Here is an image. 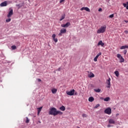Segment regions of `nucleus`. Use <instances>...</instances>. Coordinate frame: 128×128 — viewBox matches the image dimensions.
<instances>
[{
	"mask_svg": "<svg viewBox=\"0 0 128 128\" xmlns=\"http://www.w3.org/2000/svg\"><path fill=\"white\" fill-rule=\"evenodd\" d=\"M82 116H83V118H86V114H82Z\"/></svg>",
	"mask_w": 128,
	"mask_h": 128,
	"instance_id": "f704fd0d",
	"label": "nucleus"
},
{
	"mask_svg": "<svg viewBox=\"0 0 128 128\" xmlns=\"http://www.w3.org/2000/svg\"><path fill=\"white\" fill-rule=\"evenodd\" d=\"M12 50H16V46H11Z\"/></svg>",
	"mask_w": 128,
	"mask_h": 128,
	"instance_id": "393cba45",
	"label": "nucleus"
},
{
	"mask_svg": "<svg viewBox=\"0 0 128 128\" xmlns=\"http://www.w3.org/2000/svg\"><path fill=\"white\" fill-rule=\"evenodd\" d=\"M76 128H80V127H78V126H77V127H76Z\"/></svg>",
	"mask_w": 128,
	"mask_h": 128,
	"instance_id": "49530a36",
	"label": "nucleus"
},
{
	"mask_svg": "<svg viewBox=\"0 0 128 128\" xmlns=\"http://www.w3.org/2000/svg\"><path fill=\"white\" fill-rule=\"evenodd\" d=\"M98 46H104V43L102 41L100 40L98 42Z\"/></svg>",
	"mask_w": 128,
	"mask_h": 128,
	"instance_id": "dca6fc26",
	"label": "nucleus"
},
{
	"mask_svg": "<svg viewBox=\"0 0 128 128\" xmlns=\"http://www.w3.org/2000/svg\"><path fill=\"white\" fill-rule=\"evenodd\" d=\"M62 70V68H58V72H60V70Z\"/></svg>",
	"mask_w": 128,
	"mask_h": 128,
	"instance_id": "4c0bfd02",
	"label": "nucleus"
},
{
	"mask_svg": "<svg viewBox=\"0 0 128 128\" xmlns=\"http://www.w3.org/2000/svg\"><path fill=\"white\" fill-rule=\"evenodd\" d=\"M126 52H128V51L126 50H124V54H126Z\"/></svg>",
	"mask_w": 128,
	"mask_h": 128,
	"instance_id": "2f4dec72",
	"label": "nucleus"
},
{
	"mask_svg": "<svg viewBox=\"0 0 128 128\" xmlns=\"http://www.w3.org/2000/svg\"><path fill=\"white\" fill-rule=\"evenodd\" d=\"M94 100V98L92 96H90L88 98V102H92Z\"/></svg>",
	"mask_w": 128,
	"mask_h": 128,
	"instance_id": "2eb2a0df",
	"label": "nucleus"
},
{
	"mask_svg": "<svg viewBox=\"0 0 128 128\" xmlns=\"http://www.w3.org/2000/svg\"><path fill=\"white\" fill-rule=\"evenodd\" d=\"M106 84H108L106 86V88H110V78H108L106 80Z\"/></svg>",
	"mask_w": 128,
	"mask_h": 128,
	"instance_id": "39448f33",
	"label": "nucleus"
},
{
	"mask_svg": "<svg viewBox=\"0 0 128 128\" xmlns=\"http://www.w3.org/2000/svg\"><path fill=\"white\" fill-rule=\"evenodd\" d=\"M96 57L97 58H98V56H96Z\"/></svg>",
	"mask_w": 128,
	"mask_h": 128,
	"instance_id": "c03bdc74",
	"label": "nucleus"
},
{
	"mask_svg": "<svg viewBox=\"0 0 128 128\" xmlns=\"http://www.w3.org/2000/svg\"><path fill=\"white\" fill-rule=\"evenodd\" d=\"M56 34H53L52 36V38L54 42H58V38H56Z\"/></svg>",
	"mask_w": 128,
	"mask_h": 128,
	"instance_id": "f8f14e48",
	"label": "nucleus"
},
{
	"mask_svg": "<svg viewBox=\"0 0 128 128\" xmlns=\"http://www.w3.org/2000/svg\"><path fill=\"white\" fill-rule=\"evenodd\" d=\"M101 54H102V52H100L96 55V56L98 57V56H101Z\"/></svg>",
	"mask_w": 128,
	"mask_h": 128,
	"instance_id": "473e14b6",
	"label": "nucleus"
},
{
	"mask_svg": "<svg viewBox=\"0 0 128 128\" xmlns=\"http://www.w3.org/2000/svg\"><path fill=\"white\" fill-rule=\"evenodd\" d=\"M26 124H28L30 122V119H28V118L26 117Z\"/></svg>",
	"mask_w": 128,
	"mask_h": 128,
	"instance_id": "bb28decb",
	"label": "nucleus"
},
{
	"mask_svg": "<svg viewBox=\"0 0 128 128\" xmlns=\"http://www.w3.org/2000/svg\"><path fill=\"white\" fill-rule=\"evenodd\" d=\"M125 48H128V46H122L120 48V50H125Z\"/></svg>",
	"mask_w": 128,
	"mask_h": 128,
	"instance_id": "a211bd4d",
	"label": "nucleus"
},
{
	"mask_svg": "<svg viewBox=\"0 0 128 128\" xmlns=\"http://www.w3.org/2000/svg\"><path fill=\"white\" fill-rule=\"evenodd\" d=\"M12 14H14V12H13V11H12V10H11L9 12L8 14L7 15V16H8V18H10V17H12Z\"/></svg>",
	"mask_w": 128,
	"mask_h": 128,
	"instance_id": "1a4fd4ad",
	"label": "nucleus"
},
{
	"mask_svg": "<svg viewBox=\"0 0 128 128\" xmlns=\"http://www.w3.org/2000/svg\"><path fill=\"white\" fill-rule=\"evenodd\" d=\"M114 74H116V76L118 77L120 76V72L116 70L114 72Z\"/></svg>",
	"mask_w": 128,
	"mask_h": 128,
	"instance_id": "6ab92c4d",
	"label": "nucleus"
},
{
	"mask_svg": "<svg viewBox=\"0 0 128 128\" xmlns=\"http://www.w3.org/2000/svg\"><path fill=\"white\" fill-rule=\"evenodd\" d=\"M62 112L60 111V110H57L56 111V116H58V114H59V116H62Z\"/></svg>",
	"mask_w": 128,
	"mask_h": 128,
	"instance_id": "ddd939ff",
	"label": "nucleus"
},
{
	"mask_svg": "<svg viewBox=\"0 0 128 128\" xmlns=\"http://www.w3.org/2000/svg\"><path fill=\"white\" fill-rule=\"evenodd\" d=\"M64 2V0H60V4H62V2Z\"/></svg>",
	"mask_w": 128,
	"mask_h": 128,
	"instance_id": "c9c22d12",
	"label": "nucleus"
},
{
	"mask_svg": "<svg viewBox=\"0 0 128 128\" xmlns=\"http://www.w3.org/2000/svg\"><path fill=\"white\" fill-rule=\"evenodd\" d=\"M117 58L120 60V62H124V58L120 54H117Z\"/></svg>",
	"mask_w": 128,
	"mask_h": 128,
	"instance_id": "20e7f679",
	"label": "nucleus"
},
{
	"mask_svg": "<svg viewBox=\"0 0 128 128\" xmlns=\"http://www.w3.org/2000/svg\"><path fill=\"white\" fill-rule=\"evenodd\" d=\"M60 32H61V34H66V29L62 28L61 29Z\"/></svg>",
	"mask_w": 128,
	"mask_h": 128,
	"instance_id": "4468645a",
	"label": "nucleus"
},
{
	"mask_svg": "<svg viewBox=\"0 0 128 128\" xmlns=\"http://www.w3.org/2000/svg\"><path fill=\"white\" fill-rule=\"evenodd\" d=\"M38 80L39 82H42V80H40V79H38Z\"/></svg>",
	"mask_w": 128,
	"mask_h": 128,
	"instance_id": "a19ab883",
	"label": "nucleus"
},
{
	"mask_svg": "<svg viewBox=\"0 0 128 128\" xmlns=\"http://www.w3.org/2000/svg\"><path fill=\"white\" fill-rule=\"evenodd\" d=\"M0 6H8V2L6 1H5L4 2H2L0 4Z\"/></svg>",
	"mask_w": 128,
	"mask_h": 128,
	"instance_id": "9b49d317",
	"label": "nucleus"
},
{
	"mask_svg": "<svg viewBox=\"0 0 128 128\" xmlns=\"http://www.w3.org/2000/svg\"><path fill=\"white\" fill-rule=\"evenodd\" d=\"M94 91L96 92H100V89H94Z\"/></svg>",
	"mask_w": 128,
	"mask_h": 128,
	"instance_id": "a878e982",
	"label": "nucleus"
},
{
	"mask_svg": "<svg viewBox=\"0 0 128 128\" xmlns=\"http://www.w3.org/2000/svg\"><path fill=\"white\" fill-rule=\"evenodd\" d=\"M90 78H94V74L90 73L89 75Z\"/></svg>",
	"mask_w": 128,
	"mask_h": 128,
	"instance_id": "5701e85b",
	"label": "nucleus"
},
{
	"mask_svg": "<svg viewBox=\"0 0 128 128\" xmlns=\"http://www.w3.org/2000/svg\"><path fill=\"white\" fill-rule=\"evenodd\" d=\"M108 123L110 124H116V122L114 120V119H110L108 120Z\"/></svg>",
	"mask_w": 128,
	"mask_h": 128,
	"instance_id": "9d476101",
	"label": "nucleus"
},
{
	"mask_svg": "<svg viewBox=\"0 0 128 128\" xmlns=\"http://www.w3.org/2000/svg\"><path fill=\"white\" fill-rule=\"evenodd\" d=\"M58 92V89L54 88L52 90V94H56V92Z\"/></svg>",
	"mask_w": 128,
	"mask_h": 128,
	"instance_id": "f3484780",
	"label": "nucleus"
},
{
	"mask_svg": "<svg viewBox=\"0 0 128 128\" xmlns=\"http://www.w3.org/2000/svg\"><path fill=\"white\" fill-rule=\"evenodd\" d=\"M10 20H12V19L10 18H9L8 19H6V22H10Z\"/></svg>",
	"mask_w": 128,
	"mask_h": 128,
	"instance_id": "cd10ccee",
	"label": "nucleus"
},
{
	"mask_svg": "<svg viewBox=\"0 0 128 128\" xmlns=\"http://www.w3.org/2000/svg\"><path fill=\"white\" fill-rule=\"evenodd\" d=\"M106 26L104 25V26H101L100 29L97 30L98 34H104L106 32Z\"/></svg>",
	"mask_w": 128,
	"mask_h": 128,
	"instance_id": "7ed1b4c3",
	"label": "nucleus"
},
{
	"mask_svg": "<svg viewBox=\"0 0 128 128\" xmlns=\"http://www.w3.org/2000/svg\"><path fill=\"white\" fill-rule=\"evenodd\" d=\"M66 18V14H64V15H62L61 17V18H60V21L62 22V20H64V18Z\"/></svg>",
	"mask_w": 128,
	"mask_h": 128,
	"instance_id": "412c9836",
	"label": "nucleus"
},
{
	"mask_svg": "<svg viewBox=\"0 0 128 128\" xmlns=\"http://www.w3.org/2000/svg\"><path fill=\"white\" fill-rule=\"evenodd\" d=\"M104 112L107 114H112V109L110 108H106L104 110Z\"/></svg>",
	"mask_w": 128,
	"mask_h": 128,
	"instance_id": "423d86ee",
	"label": "nucleus"
},
{
	"mask_svg": "<svg viewBox=\"0 0 128 128\" xmlns=\"http://www.w3.org/2000/svg\"><path fill=\"white\" fill-rule=\"evenodd\" d=\"M124 22H126V23H128V21L126 20H124Z\"/></svg>",
	"mask_w": 128,
	"mask_h": 128,
	"instance_id": "79ce46f5",
	"label": "nucleus"
},
{
	"mask_svg": "<svg viewBox=\"0 0 128 128\" xmlns=\"http://www.w3.org/2000/svg\"><path fill=\"white\" fill-rule=\"evenodd\" d=\"M60 110H62V112H64V110H66V107H64V106H62L60 107Z\"/></svg>",
	"mask_w": 128,
	"mask_h": 128,
	"instance_id": "aec40b11",
	"label": "nucleus"
},
{
	"mask_svg": "<svg viewBox=\"0 0 128 128\" xmlns=\"http://www.w3.org/2000/svg\"><path fill=\"white\" fill-rule=\"evenodd\" d=\"M110 100V97H107V98H104V102H108V100Z\"/></svg>",
	"mask_w": 128,
	"mask_h": 128,
	"instance_id": "b1692460",
	"label": "nucleus"
},
{
	"mask_svg": "<svg viewBox=\"0 0 128 128\" xmlns=\"http://www.w3.org/2000/svg\"><path fill=\"white\" fill-rule=\"evenodd\" d=\"M124 32L126 34H128V30H124Z\"/></svg>",
	"mask_w": 128,
	"mask_h": 128,
	"instance_id": "72a5a7b5",
	"label": "nucleus"
},
{
	"mask_svg": "<svg viewBox=\"0 0 128 128\" xmlns=\"http://www.w3.org/2000/svg\"><path fill=\"white\" fill-rule=\"evenodd\" d=\"M100 104H97L96 106L94 107V108H98V106H100Z\"/></svg>",
	"mask_w": 128,
	"mask_h": 128,
	"instance_id": "c85d7f7f",
	"label": "nucleus"
},
{
	"mask_svg": "<svg viewBox=\"0 0 128 128\" xmlns=\"http://www.w3.org/2000/svg\"><path fill=\"white\" fill-rule=\"evenodd\" d=\"M66 94L68 96H78V92H76L74 90H72L70 91H66Z\"/></svg>",
	"mask_w": 128,
	"mask_h": 128,
	"instance_id": "f03ea898",
	"label": "nucleus"
},
{
	"mask_svg": "<svg viewBox=\"0 0 128 128\" xmlns=\"http://www.w3.org/2000/svg\"><path fill=\"white\" fill-rule=\"evenodd\" d=\"M70 26V22H68L66 23V24H62L61 25V26L62 28H68Z\"/></svg>",
	"mask_w": 128,
	"mask_h": 128,
	"instance_id": "0eeeda50",
	"label": "nucleus"
},
{
	"mask_svg": "<svg viewBox=\"0 0 128 128\" xmlns=\"http://www.w3.org/2000/svg\"><path fill=\"white\" fill-rule=\"evenodd\" d=\"M48 114H51L52 116H56V108H50L48 112Z\"/></svg>",
	"mask_w": 128,
	"mask_h": 128,
	"instance_id": "f257e3e1",
	"label": "nucleus"
},
{
	"mask_svg": "<svg viewBox=\"0 0 128 128\" xmlns=\"http://www.w3.org/2000/svg\"><path fill=\"white\" fill-rule=\"evenodd\" d=\"M114 14H112L110 15L109 18H114Z\"/></svg>",
	"mask_w": 128,
	"mask_h": 128,
	"instance_id": "c756f323",
	"label": "nucleus"
},
{
	"mask_svg": "<svg viewBox=\"0 0 128 128\" xmlns=\"http://www.w3.org/2000/svg\"><path fill=\"white\" fill-rule=\"evenodd\" d=\"M98 58L95 57L94 59V62H98Z\"/></svg>",
	"mask_w": 128,
	"mask_h": 128,
	"instance_id": "7c9ffc66",
	"label": "nucleus"
},
{
	"mask_svg": "<svg viewBox=\"0 0 128 128\" xmlns=\"http://www.w3.org/2000/svg\"><path fill=\"white\" fill-rule=\"evenodd\" d=\"M58 36H62V32H60V33L58 34Z\"/></svg>",
	"mask_w": 128,
	"mask_h": 128,
	"instance_id": "e433bc0d",
	"label": "nucleus"
},
{
	"mask_svg": "<svg viewBox=\"0 0 128 128\" xmlns=\"http://www.w3.org/2000/svg\"><path fill=\"white\" fill-rule=\"evenodd\" d=\"M103 98H103L102 97H101V98H100V99H101V100H102Z\"/></svg>",
	"mask_w": 128,
	"mask_h": 128,
	"instance_id": "a18cd8bd",
	"label": "nucleus"
},
{
	"mask_svg": "<svg viewBox=\"0 0 128 128\" xmlns=\"http://www.w3.org/2000/svg\"><path fill=\"white\" fill-rule=\"evenodd\" d=\"M38 124H40L41 122H40V121H38Z\"/></svg>",
	"mask_w": 128,
	"mask_h": 128,
	"instance_id": "37998d69",
	"label": "nucleus"
},
{
	"mask_svg": "<svg viewBox=\"0 0 128 128\" xmlns=\"http://www.w3.org/2000/svg\"><path fill=\"white\" fill-rule=\"evenodd\" d=\"M86 10V12H90V10L88 8V7H82L80 8V10Z\"/></svg>",
	"mask_w": 128,
	"mask_h": 128,
	"instance_id": "6e6552de",
	"label": "nucleus"
},
{
	"mask_svg": "<svg viewBox=\"0 0 128 128\" xmlns=\"http://www.w3.org/2000/svg\"><path fill=\"white\" fill-rule=\"evenodd\" d=\"M42 107H40L39 108H38V114H40V112H42Z\"/></svg>",
	"mask_w": 128,
	"mask_h": 128,
	"instance_id": "4be33fe9",
	"label": "nucleus"
},
{
	"mask_svg": "<svg viewBox=\"0 0 128 128\" xmlns=\"http://www.w3.org/2000/svg\"><path fill=\"white\" fill-rule=\"evenodd\" d=\"M102 8L98 9V12H102Z\"/></svg>",
	"mask_w": 128,
	"mask_h": 128,
	"instance_id": "58836bf2",
	"label": "nucleus"
},
{
	"mask_svg": "<svg viewBox=\"0 0 128 128\" xmlns=\"http://www.w3.org/2000/svg\"><path fill=\"white\" fill-rule=\"evenodd\" d=\"M107 126H108V128H110V126H112L110 124H108Z\"/></svg>",
	"mask_w": 128,
	"mask_h": 128,
	"instance_id": "ea45409f",
	"label": "nucleus"
}]
</instances>
